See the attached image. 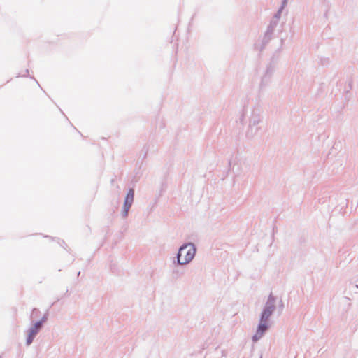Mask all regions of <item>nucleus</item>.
I'll list each match as a JSON object with an SVG mask.
<instances>
[{
	"instance_id": "1",
	"label": "nucleus",
	"mask_w": 358,
	"mask_h": 358,
	"mask_svg": "<svg viewBox=\"0 0 358 358\" xmlns=\"http://www.w3.org/2000/svg\"><path fill=\"white\" fill-rule=\"evenodd\" d=\"M196 249L192 243H185L178 250L176 256L178 265H185L190 262L195 256Z\"/></svg>"
},
{
	"instance_id": "5",
	"label": "nucleus",
	"mask_w": 358,
	"mask_h": 358,
	"mask_svg": "<svg viewBox=\"0 0 358 358\" xmlns=\"http://www.w3.org/2000/svg\"><path fill=\"white\" fill-rule=\"evenodd\" d=\"M270 327L268 320H263L262 317L259 319V322L257 327V330L255 334L252 336V341L257 342L258 341L264 334L268 330Z\"/></svg>"
},
{
	"instance_id": "10",
	"label": "nucleus",
	"mask_w": 358,
	"mask_h": 358,
	"mask_svg": "<svg viewBox=\"0 0 358 358\" xmlns=\"http://www.w3.org/2000/svg\"><path fill=\"white\" fill-rule=\"evenodd\" d=\"M48 312L47 311L44 315L42 317V318L38 320V321H36L37 322H40L41 323V326H43V324L48 321Z\"/></svg>"
},
{
	"instance_id": "2",
	"label": "nucleus",
	"mask_w": 358,
	"mask_h": 358,
	"mask_svg": "<svg viewBox=\"0 0 358 358\" xmlns=\"http://www.w3.org/2000/svg\"><path fill=\"white\" fill-rule=\"evenodd\" d=\"M262 117L259 110H252V115L250 118L248 128L246 131V136L248 138H254L259 131L261 127L259 124L262 122Z\"/></svg>"
},
{
	"instance_id": "4",
	"label": "nucleus",
	"mask_w": 358,
	"mask_h": 358,
	"mask_svg": "<svg viewBox=\"0 0 358 358\" xmlns=\"http://www.w3.org/2000/svg\"><path fill=\"white\" fill-rule=\"evenodd\" d=\"M276 69V64L273 62H271L266 67L265 71L261 78L259 86L264 88L269 85L271 81L272 76H273Z\"/></svg>"
},
{
	"instance_id": "9",
	"label": "nucleus",
	"mask_w": 358,
	"mask_h": 358,
	"mask_svg": "<svg viewBox=\"0 0 358 358\" xmlns=\"http://www.w3.org/2000/svg\"><path fill=\"white\" fill-rule=\"evenodd\" d=\"M183 275L182 270H173L171 278L173 280H177Z\"/></svg>"
},
{
	"instance_id": "13",
	"label": "nucleus",
	"mask_w": 358,
	"mask_h": 358,
	"mask_svg": "<svg viewBox=\"0 0 358 358\" xmlns=\"http://www.w3.org/2000/svg\"><path fill=\"white\" fill-rule=\"evenodd\" d=\"M38 313H40V311L37 308H34L32 310L31 317H33L35 315H37Z\"/></svg>"
},
{
	"instance_id": "6",
	"label": "nucleus",
	"mask_w": 358,
	"mask_h": 358,
	"mask_svg": "<svg viewBox=\"0 0 358 358\" xmlns=\"http://www.w3.org/2000/svg\"><path fill=\"white\" fill-rule=\"evenodd\" d=\"M134 190L133 189H130L125 196V199H124V205H123L122 215L124 218H125L128 216L129 209L131 207L132 203L134 202Z\"/></svg>"
},
{
	"instance_id": "3",
	"label": "nucleus",
	"mask_w": 358,
	"mask_h": 358,
	"mask_svg": "<svg viewBox=\"0 0 358 358\" xmlns=\"http://www.w3.org/2000/svg\"><path fill=\"white\" fill-rule=\"evenodd\" d=\"M276 297L271 293L268 297L267 301L262 310L260 317L263 320H268L272 315L276 308L275 306Z\"/></svg>"
},
{
	"instance_id": "12",
	"label": "nucleus",
	"mask_w": 358,
	"mask_h": 358,
	"mask_svg": "<svg viewBox=\"0 0 358 358\" xmlns=\"http://www.w3.org/2000/svg\"><path fill=\"white\" fill-rule=\"evenodd\" d=\"M278 312L279 313H281L283 310V308H284V303H283V301H282V299L280 300L279 301V304H278Z\"/></svg>"
},
{
	"instance_id": "15",
	"label": "nucleus",
	"mask_w": 358,
	"mask_h": 358,
	"mask_svg": "<svg viewBox=\"0 0 358 358\" xmlns=\"http://www.w3.org/2000/svg\"><path fill=\"white\" fill-rule=\"evenodd\" d=\"M229 167H230V169H234V167L231 166V162H229Z\"/></svg>"
},
{
	"instance_id": "14",
	"label": "nucleus",
	"mask_w": 358,
	"mask_h": 358,
	"mask_svg": "<svg viewBox=\"0 0 358 358\" xmlns=\"http://www.w3.org/2000/svg\"><path fill=\"white\" fill-rule=\"evenodd\" d=\"M355 285L357 287H358V280L355 281Z\"/></svg>"
},
{
	"instance_id": "11",
	"label": "nucleus",
	"mask_w": 358,
	"mask_h": 358,
	"mask_svg": "<svg viewBox=\"0 0 358 358\" xmlns=\"http://www.w3.org/2000/svg\"><path fill=\"white\" fill-rule=\"evenodd\" d=\"M287 3H288V0H282V3H281V6L279 8L278 10H280L281 12H282L284 8L287 6Z\"/></svg>"
},
{
	"instance_id": "7",
	"label": "nucleus",
	"mask_w": 358,
	"mask_h": 358,
	"mask_svg": "<svg viewBox=\"0 0 358 358\" xmlns=\"http://www.w3.org/2000/svg\"><path fill=\"white\" fill-rule=\"evenodd\" d=\"M42 328L43 326H41L40 322H36L33 324V325L28 331V334L26 339L27 345H30L32 343L36 336L38 334V333L41 331Z\"/></svg>"
},
{
	"instance_id": "8",
	"label": "nucleus",
	"mask_w": 358,
	"mask_h": 358,
	"mask_svg": "<svg viewBox=\"0 0 358 358\" xmlns=\"http://www.w3.org/2000/svg\"><path fill=\"white\" fill-rule=\"evenodd\" d=\"M282 12L280 10H278L277 13L274 15L272 20H271L270 24L268 27V31H273L275 27L278 25L279 20L281 17Z\"/></svg>"
},
{
	"instance_id": "16",
	"label": "nucleus",
	"mask_w": 358,
	"mask_h": 358,
	"mask_svg": "<svg viewBox=\"0 0 358 358\" xmlns=\"http://www.w3.org/2000/svg\"><path fill=\"white\" fill-rule=\"evenodd\" d=\"M80 272L79 271V272L78 273V274H77L78 277L80 275Z\"/></svg>"
},
{
	"instance_id": "17",
	"label": "nucleus",
	"mask_w": 358,
	"mask_h": 358,
	"mask_svg": "<svg viewBox=\"0 0 358 358\" xmlns=\"http://www.w3.org/2000/svg\"><path fill=\"white\" fill-rule=\"evenodd\" d=\"M260 358H262V357H260Z\"/></svg>"
}]
</instances>
